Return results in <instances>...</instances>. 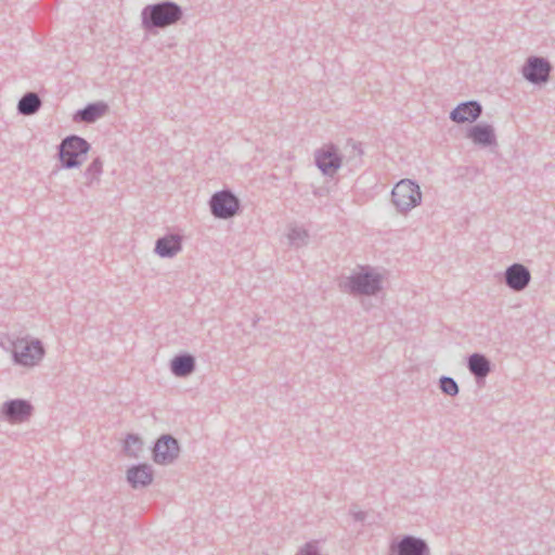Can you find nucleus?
Instances as JSON below:
<instances>
[{"mask_svg":"<svg viewBox=\"0 0 555 555\" xmlns=\"http://www.w3.org/2000/svg\"><path fill=\"white\" fill-rule=\"evenodd\" d=\"M196 370V359L189 352L175 356L170 361V371L176 377L184 378Z\"/></svg>","mask_w":555,"mask_h":555,"instance_id":"a211bd4d","label":"nucleus"},{"mask_svg":"<svg viewBox=\"0 0 555 555\" xmlns=\"http://www.w3.org/2000/svg\"><path fill=\"white\" fill-rule=\"evenodd\" d=\"M42 106V101L36 92H26L17 103V113L24 116L36 114Z\"/></svg>","mask_w":555,"mask_h":555,"instance_id":"aec40b11","label":"nucleus"},{"mask_svg":"<svg viewBox=\"0 0 555 555\" xmlns=\"http://www.w3.org/2000/svg\"><path fill=\"white\" fill-rule=\"evenodd\" d=\"M90 149V143L77 134L65 137L57 146L61 167L64 169L80 167L87 159Z\"/></svg>","mask_w":555,"mask_h":555,"instance_id":"7ed1b4c3","label":"nucleus"},{"mask_svg":"<svg viewBox=\"0 0 555 555\" xmlns=\"http://www.w3.org/2000/svg\"><path fill=\"white\" fill-rule=\"evenodd\" d=\"M287 236L289 243L296 247L306 245L309 237L308 232L301 228H292Z\"/></svg>","mask_w":555,"mask_h":555,"instance_id":"b1692460","label":"nucleus"},{"mask_svg":"<svg viewBox=\"0 0 555 555\" xmlns=\"http://www.w3.org/2000/svg\"><path fill=\"white\" fill-rule=\"evenodd\" d=\"M143 441L137 434H128L124 441V452L127 456L138 459L142 451Z\"/></svg>","mask_w":555,"mask_h":555,"instance_id":"412c9836","label":"nucleus"},{"mask_svg":"<svg viewBox=\"0 0 555 555\" xmlns=\"http://www.w3.org/2000/svg\"><path fill=\"white\" fill-rule=\"evenodd\" d=\"M126 479L133 489L146 488L153 482L154 470L147 463L134 464L127 469Z\"/></svg>","mask_w":555,"mask_h":555,"instance_id":"4468645a","label":"nucleus"},{"mask_svg":"<svg viewBox=\"0 0 555 555\" xmlns=\"http://www.w3.org/2000/svg\"><path fill=\"white\" fill-rule=\"evenodd\" d=\"M182 17V8L175 1L165 0L142 9L141 25L146 33L155 35L159 29L176 25Z\"/></svg>","mask_w":555,"mask_h":555,"instance_id":"f257e3e1","label":"nucleus"},{"mask_svg":"<svg viewBox=\"0 0 555 555\" xmlns=\"http://www.w3.org/2000/svg\"><path fill=\"white\" fill-rule=\"evenodd\" d=\"M439 388L444 395L450 397H455L460 392V387L456 380L453 377L446 375L439 378Z\"/></svg>","mask_w":555,"mask_h":555,"instance_id":"5701e85b","label":"nucleus"},{"mask_svg":"<svg viewBox=\"0 0 555 555\" xmlns=\"http://www.w3.org/2000/svg\"><path fill=\"white\" fill-rule=\"evenodd\" d=\"M467 369L475 377L476 383L480 385L491 373L492 363L483 353L475 352L467 358Z\"/></svg>","mask_w":555,"mask_h":555,"instance_id":"f3484780","label":"nucleus"},{"mask_svg":"<svg viewBox=\"0 0 555 555\" xmlns=\"http://www.w3.org/2000/svg\"><path fill=\"white\" fill-rule=\"evenodd\" d=\"M466 138L475 145L489 147L498 144L493 126L489 124H476L466 131Z\"/></svg>","mask_w":555,"mask_h":555,"instance_id":"2eb2a0df","label":"nucleus"},{"mask_svg":"<svg viewBox=\"0 0 555 555\" xmlns=\"http://www.w3.org/2000/svg\"><path fill=\"white\" fill-rule=\"evenodd\" d=\"M44 356V347L41 340L34 339L30 343L17 341L14 344L12 358L15 364L23 366L37 365Z\"/></svg>","mask_w":555,"mask_h":555,"instance_id":"0eeeda50","label":"nucleus"},{"mask_svg":"<svg viewBox=\"0 0 555 555\" xmlns=\"http://www.w3.org/2000/svg\"><path fill=\"white\" fill-rule=\"evenodd\" d=\"M553 66L545 57L529 56L521 68L524 78L532 85H543L550 80Z\"/></svg>","mask_w":555,"mask_h":555,"instance_id":"6e6552de","label":"nucleus"},{"mask_svg":"<svg viewBox=\"0 0 555 555\" xmlns=\"http://www.w3.org/2000/svg\"><path fill=\"white\" fill-rule=\"evenodd\" d=\"M183 236L178 233H168L155 242L154 251L160 258H172L182 250Z\"/></svg>","mask_w":555,"mask_h":555,"instance_id":"dca6fc26","label":"nucleus"},{"mask_svg":"<svg viewBox=\"0 0 555 555\" xmlns=\"http://www.w3.org/2000/svg\"><path fill=\"white\" fill-rule=\"evenodd\" d=\"M482 114V105L475 100L461 102L449 115V118L455 124L475 122Z\"/></svg>","mask_w":555,"mask_h":555,"instance_id":"ddd939ff","label":"nucleus"},{"mask_svg":"<svg viewBox=\"0 0 555 555\" xmlns=\"http://www.w3.org/2000/svg\"><path fill=\"white\" fill-rule=\"evenodd\" d=\"M296 555H321L318 545L314 542H307Z\"/></svg>","mask_w":555,"mask_h":555,"instance_id":"393cba45","label":"nucleus"},{"mask_svg":"<svg viewBox=\"0 0 555 555\" xmlns=\"http://www.w3.org/2000/svg\"><path fill=\"white\" fill-rule=\"evenodd\" d=\"M391 202L400 214H406L422 202L420 185L410 179H402L391 191Z\"/></svg>","mask_w":555,"mask_h":555,"instance_id":"20e7f679","label":"nucleus"},{"mask_svg":"<svg viewBox=\"0 0 555 555\" xmlns=\"http://www.w3.org/2000/svg\"><path fill=\"white\" fill-rule=\"evenodd\" d=\"M0 413L10 424H21L31 417L34 405L26 399H10L1 405Z\"/></svg>","mask_w":555,"mask_h":555,"instance_id":"9d476101","label":"nucleus"},{"mask_svg":"<svg viewBox=\"0 0 555 555\" xmlns=\"http://www.w3.org/2000/svg\"><path fill=\"white\" fill-rule=\"evenodd\" d=\"M389 555H430L427 542L411 534L393 540L389 545Z\"/></svg>","mask_w":555,"mask_h":555,"instance_id":"9b49d317","label":"nucleus"},{"mask_svg":"<svg viewBox=\"0 0 555 555\" xmlns=\"http://www.w3.org/2000/svg\"><path fill=\"white\" fill-rule=\"evenodd\" d=\"M503 280L509 289L522 292L531 282V273L525 264L515 262L505 269Z\"/></svg>","mask_w":555,"mask_h":555,"instance_id":"f8f14e48","label":"nucleus"},{"mask_svg":"<svg viewBox=\"0 0 555 555\" xmlns=\"http://www.w3.org/2000/svg\"><path fill=\"white\" fill-rule=\"evenodd\" d=\"M352 149H353L354 151H357V152H358V155H359V156H361V155L363 154V151H362V149H361V145H360V144H358V143L353 142V143H352Z\"/></svg>","mask_w":555,"mask_h":555,"instance_id":"bb28decb","label":"nucleus"},{"mask_svg":"<svg viewBox=\"0 0 555 555\" xmlns=\"http://www.w3.org/2000/svg\"><path fill=\"white\" fill-rule=\"evenodd\" d=\"M349 513H350V515H352L354 521L364 522L366 520L367 514L362 511H357L354 505L351 506V508L349 509Z\"/></svg>","mask_w":555,"mask_h":555,"instance_id":"a878e982","label":"nucleus"},{"mask_svg":"<svg viewBox=\"0 0 555 555\" xmlns=\"http://www.w3.org/2000/svg\"><path fill=\"white\" fill-rule=\"evenodd\" d=\"M103 171V162L100 157H95L87 167L83 176L86 178V185L92 186L94 182L100 181V176Z\"/></svg>","mask_w":555,"mask_h":555,"instance_id":"4be33fe9","label":"nucleus"},{"mask_svg":"<svg viewBox=\"0 0 555 555\" xmlns=\"http://www.w3.org/2000/svg\"><path fill=\"white\" fill-rule=\"evenodd\" d=\"M209 207L212 216L218 219H230L241 208L238 197L229 189H223L212 194L209 199Z\"/></svg>","mask_w":555,"mask_h":555,"instance_id":"39448f33","label":"nucleus"},{"mask_svg":"<svg viewBox=\"0 0 555 555\" xmlns=\"http://www.w3.org/2000/svg\"><path fill=\"white\" fill-rule=\"evenodd\" d=\"M108 111V105L105 102H94L87 104L83 108L78 109L74 115L76 122L92 124L99 118L104 116Z\"/></svg>","mask_w":555,"mask_h":555,"instance_id":"6ab92c4d","label":"nucleus"},{"mask_svg":"<svg viewBox=\"0 0 555 555\" xmlns=\"http://www.w3.org/2000/svg\"><path fill=\"white\" fill-rule=\"evenodd\" d=\"M314 163L324 176L333 177L341 167L343 158L337 146L330 143L314 152Z\"/></svg>","mask_w":555,"mask_h":555,"instance_id":"1a4fd4ad","label":"nucleus"},{"mask_svg":"<svg viewBox=\"0 0 555 555\" xmlns=\"http://www.w3.org/2000/svg\"><path fill=\"white\" fill-rule=\"evenodd\" d=\"M181 447L170 434L160 435L152 448V459L158 465H171L179 457Z\"/></svg>","mask_w":555,"mask_h":555,"instance_id":"423d86ee","label":"nucleus"},{"mask_svg":"<svg viewBox=\"0 0 555 555\" xmlns=\"http://www.w3.org/2000/svg\"><path fill=\"white\" fill-rule=\"evenodd\" d=\"M339 288L352 296H374L382 289V275L373 272L367 267H362L360 272L340 281Z\"/></svg>","mask_w":555,"mask_h":555,"instance_id":"f03ea898","label":"nucleus"}]
</instances>
